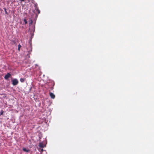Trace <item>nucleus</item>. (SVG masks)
<instances>
[{"mask_svg":"<svg viewBox=\"0 0 154 154\" xmlns=\"http://www.w3.org/2000/svg\"><path fill=\"white\" fill-rule=\"evenodd\" d=\"M25 80V78H20V81L21 82H23Z\"/></svg>","mask_w":154,"mask_h":154,"instance_id":"5","label":"nucleus"},{"mask_svg":"<svg viewBox=\"0 0 154 154\" xmlns=\"http://www.w3.org/2000/svg\"><path fill=\"white\" fill-rule=\"evenodd\" d=\"M42 151H43V149H42Z\"/></svg>","mask_w":154,"mask_h":154,"instance_id":"14","label":"nucleus"},{"mask_svg":"<svg viewBox=\"0 0 154 154\" xmlns=\"http://www.w3.org/2000/svg\"><path fill=\"white\" fill-rule=\"evenodd\" d=\"M39 146L40 147L42 148L44 147L45 146V145L42 142L39 143Z\"/></svg>","mask_w":154,"mask_h":154,"instance_id":"4","label":"nucleus"},{"mask_svg":"<svg viewBox=\"0 0 154 154\" xmlns=\"http://www.w3.org/2000/svg\"><path fill=\"white\" fill-rule=\"evenodd\" d=\"M23 20L25 24H26L27 23V22L26 19H24Z\"/></svg>","mask_w":154,"mask_h":154,"instance_id":"10","label":"nucleus"},{"mask_svg":"<svg viewBox=\"0 0 154 154\" xmlns=\"http://www.w3.org/2000/svg\"><path fill=\"white\" fill-rule=\"evenodd\" d=\"M35 9L38 11V14L40 13V10H39L38 9V8L37 7H35Z\"/></svg>","mask_w":154,"mask_h":154,"instance_id":"7","label":"nucleus"},{"mask_svg":"<svg viewBox=\"0 0 154 154\" xmlns=\"http://www.w3.org/2000/svg\"><path fill=\"white\" fill-rule=\"evenodd\" d=\"M4 9L5 10V14H8V13L7 12V11H6V9L5 8H4Z\"/></svg>","mask_w":154,"mask_h":154,"instance_id":"11","label":"nucleus"},{"mask_svg":"<svg viewBox=\"0 0 154 154\" xmlns=\"http://www.w3.org/2000/svg\"><path fill=\"white\" fill-rule=\"evenodd\" d=\"M23 150L24 151L26 152H28L29 151L28 150H27L26 148H23Z\"/></svg>","mask_w":154,"mask_h":154,"instance_id":"12","label":"nucleus"},{"mask_svg":"<svg viewBox=\"0 0 154 154\" xmlns=\"http://www.w3.org/2000/svg\"><path fill=\"white\" fill-rule=\"evenodd\" d=\"M4 112L3 110H1V111L0 112V115H3V113Z\"/></svg>","mask_w":154,"mask_h":154,"instance_id":"8","label":"nucleus"},{"mask_svg":"<svg viewBox=\"0 0 154 154\" xmlns=\"http://www.w3.org/2000/svg\"><path fill=\"white\" fill-rule=\"evenodd\" d=\"M21 1V2H24L25 0H20Z\"/></svg>","mask_w":154,"mask_h":154,"instance_id":"13","label":"nucleus"},{"mask_svg":"<svg viewBox=\"0 0 154 154\" xmlns=\"http://www.w3.org/2000/svg\"><path fill=\"white\" fill-rule=\"evenodd\" d=\"M21 47V46L19 44L18 45V50L20 51V48Z\"/></svg>","mask_w":154,"mask_h":154,"instance_id":"9","label":"nucleus"},{"mask_svg":"<svg viewBox=\"0 0 154 154\" xmlns=\"http://www.w3.org/2000/svg\"><path fill=\"white\" fill-rule=\"evenodd\" d=\"M11 76V74L10 73H8L6 75H5L4 78H5V79L7 80Z\"/></svg>","mask_w":154,"mask_h":154,"instance_id":"2","label":"nucleus"},{"mask_svg":"<svg viewBox=\"0 0 154 154\" xmlns=\"http://www.w3.org/2000/svg\"><path fill=\"white\" fill-rule=\"evenodd\" d=\"M49 95L51 98L52 99H54L55 98V96L52 93H50Z\"/></svg>","mask_w":154,"mask_h":154,"instance_id":"3","label":"nucleus"},{"mask_svg":"<svg viewBox=\"0 0 154 154\" xmlns=\"http://www.w3.org/2000/svg\"><path fill=\"white\" fill-rule=\"evenodd\" d=\"M12 85L14 86L17 85L19 82L18 80L16 79H15L12 80Z\"/></svg>","mask_w":154,"mask_h":154,"instance_id":"1","label":"nucleus"},{"mask_svg":"<svg viewBox=\"0 0 154 154\" xmlns=\"http://www.w3.org/2000/svg\"><path fill=\"white\" fill-rule=\"evenodd\" d=\"M54 83H53V86L49 88V91L53 90L54 89Z\"/></svg>","mask_w":154,"mask_h":154,"instance_id":"6","label":"nucleus"}]
</instances>
